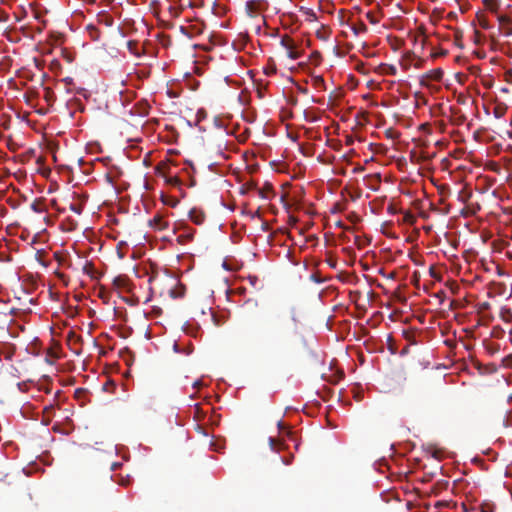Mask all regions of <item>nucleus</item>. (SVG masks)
Instances as JSON below:
<instances>
[{"instance_id":"nucleus-47","label":"nucleus","mask_w":512,"mask_h":512,"mask_svg":"<svg viewBox=\"0 0 512 512\" xmlns=\"http://www.w3.org/2000/svg\"><path fill=\"white\" fill-rule=\"evenodd\" d=\"M435 145H436V146H438V147H440V148H442V147H444V146L446 145V142H445V140H444V139L437 140V141L435 142Z\"/></svg>"},{"instance_id":"nucleus-30","label":"nucleus","mask_w":512,"mask_h":512,"mask_svg":"<svg viewBox=\"0 0 512 512\" xmlns=\"http://www.w3.org/2000/svg\"><path fill=\"white\" fill-rule=\"evenodd\" d=\"M304 13L307 15V19L309 21H316L317 20V16L315 14V12L312 10V9H305L304 10Z\"/></svg>"},{"instance_id":"nucleus-60","label":"nucleus","mask_w":512,"mask_h":512,"mask_svg":"<svg viewBox=\"0 0 512 512\" xmlns=\"http://www.w3.org/2000/svg\"><path fill=\"white\" fill-rule=\"evenodd\" d=\"M460 506H461V508H462L463 510H465V505H464V503H463V502L460 504Z\"/></svg>"},{"instance_id":"nucleus-16","label":"nucleus","mask_w":512,"mask_h":512,"mask_svg":"<svg viewBox=\"0 0 512 512\" xmlns=\"http://www.w3.org/2000/svg\"><path fill=\"white\" fill-rule=\"evenodd\" d=\"M446 272L445 265H432L429 269L431 277L438 282L442 281L443 273Z\"/></svg>"},{"instance_id":"nucleus-9","label":"nucleus","mask_w":512,"mask_h":512,"mask_svg":"<svg viewBox=\"0 0 512 512\" xmlns=\"http://www.w3.org/2000/svg\"><path fill=\"white\" fill-rule=\"evenodd\" d=\"M422 60L417 59L415 54L412 52H407L400 60V65L403 69L407 70L411 66L420 67Z\"/></svg>"},{"instance_id":"nucleus-35","label":"nucleus","mask_w":512,"mask_h":512,"mask_svg":"<svg viewBox=\"0 0 512 512\" xmlns=\"http://www.w3.org/2000/svg\"><path fill=\"white\" fill-rule=\"evenodd\" d=\"M454 44H455L457 47H459V48H461V47H462V43H461V34H460V32H459L458 30H456V31L454 32Z\"/></svg>"},{"instance_id":"nucleus-14","label":"nucleus","mask_w":512,"mask_h":512,"mask_svg":"<svg viewBox=\"0 0 512 512\" xmlns=\"http://www.w3.org/2000/svg\"><path fill=\"white\" fill-rule=\"evenodd\" d=\"M444 76V70L442 68H436L430 70L423 78L422 83L428 82H438Z\"/></svg>"},{"instance_id":"nucleus-37","label":"nucleus","mask_w":512,"mask_h":512,"mask_svg":"<svg viewBox=\"0 0 512 512\" xmlns=\"http://www.w3.org/2000/svg\"><path fill=\"white\" fill-rule=\"evenodd\" d=\"M9 20V14L0 8V23H6Z\"/></svg>"},{"instance_id":"nucleus-52","label":"nucleus","mask_w":512,"mask_h":512,"mask_svg":"<svg viewBox=\"0 0 512 512\" xmlns=\"http://www.w3.org/2000/svg\"><path fill=\"white\" fill-rule=\"evenodd\" d=\"M107 386H115L114 382L110 381V382H107L105 385H104V388H106Z\"/></svg>"},{"instance_id":"nucleus-59","label":"nucleus","mask_w":512,"mask_h":512,"mask_svg":"<svg viewBox=\"0 0 512 512\" xmlns=\"http://www.w3.org/2000/svg\"><path fill=\"white\" fill-rule=\"evenodd\" d=\"M439 453H440L439 451H435L434 452V456L438 458L439 457Z\"/></svg>"},{"instance_id":"nucleus-31","label":"nucleus","mask_w":512,"mask_h":512,"mask_svg":"<svg viewBox=\"0 0 512 512\" xmlns=\"http://www.w3.org/2000/svg\"><path fill=\"white\" fill-rule=\"evenodd\" d=\"M448 502L446 501H437L434 505V511L433 512H441V508L447 507Z\"/></svg>"},{"instance_id":"nucleus-11","label":"nucleus","mask_w":512,"mask_h":512,"mask_svg":"<svg viewBox=\"0 0 512 512\" xmlns=\"http://www.w3.org/2000/svg\"><path fill=\"white\" fill-rule=\"evenodd\" d=\"M450 125L451 124H464L466 121L465 113L462 112L461 109H455L453 107H450Z\"/></svg>"},{"instance_id":"nucleus-51","label":"nucleus","mask_w":512,"mask_h":512,"mask_svg":"<svg viewBox=\"0 0 512 512\" xmlns=\"http://www.w3.org/2000/svg\"><path fill=\"white\" fill-rule=\"evenodd\" d=\"M363 170H364V167H362V166H358V167H355V168L353 169V172H354V173H358V172H361V171H363Z\"/></svg>"},{"instance_id":"nucleus-36","label":"nucleus","mask_w":512,"mask_h":512,"mask_svg":"<svg viewBox=\"0 0 512 512\" xmlns=\"http://www.w3.org/2000/svg\"><path fill=\"white\" fill-rule=\"evenodd\" d=\"M449 287H450V293H452V294L459 293L460 287L455 281L450 280Z\"/></svg>"},{"instance_id":"nucleus-23","label":"nucleus","mask_w":512,"mask_h":512,"mask_svg":"<svg viewBox=\"0 0 512 512\" xmlns=\"http://www.w3.org/2000/svg\"><path fill=\"white\" fill-rule=\"evenodd\" d=\"M454 95L457 97V103L465 105L469 101V97H467L463 92L457 93V91H454Z\"/></svg>"},{"instance_id":"nucleus-45","label":"nucleus","mask_w":512,"mask_h":512,"mask_svg":"<svg viewBox=\"0 0 512 512\" xmlns=\"http://www.w3.org/2000/svg\"><path fill=\"white\" fill-rule=\"evenodd\" d=\"M441 165H442V170H447L448 169V158L444 157L441 160Z\"/></svg>"},{"instance_id":"nucleus-26","label":"nucleus","mask_w":512,"mask_h":512,"mask_svg":"<svg viewBox=\"0 0 512 512\" xmlns=\"http://www.w3.org/2000/svg\"><path fill=\"white\" fill-rule=\"evenodd\" d=\"M69 208H70L71 211H73L76 214H81L82 211H83V205L82 204L71 203Z\"/></svg>"},{"instance_id":"nucleus-34","label":"nucleus","mask_w":512,"mask_h":512,"mask_svg":"<svg viewBox=\"0 0 512 512\" xmlns=\"http://www.w3.org/2000/svg\"><path fill=\"white\" fill-rule=\"evenodd\" d=\"M434 296L439 300V304H442L446 298V294L443 289H440L438 292H436Z\"/></svg>"},{"instance_id":"nucleus-13","label":"nucleus","mask_w":512,"mask_h":512,"mask_svg":"<svg viewBox=\"0 0 512 512\" xmlns=\"http://www.w3.org/2000/svg\"><path fill=\"white\" fill-rule=\"evenodd\" d=\"M179 230H182V233L177 236V242L179 244H186L193 240L195 234L194 229L185 226Z\"/></svg>"},{"instance_id":"nucleus-39","label":"nucleus","mask_w":512,"mask_h":512,"mask_svg":"<svg viewBox=\"0 0 512 512\" xmlns=\"http://www.w3.org/2000/svg\"><path fill=\"white\" fill-rule=\"evenodd\" d=\"M438 326L440 328V332H441L442 336H446V333L448 330L447 322L442 323L441 321H439Z\"/></svg>"},{"instance_id":"nucleus-27","label":"nucleus","mask_w":512,"mask_h":512,"mask_svg":"<svg viewBox=\"0 0 512 512\" xmlns=\"http://www.w3.org/2000/svg\"><path fill=\"white\" fill-rule=\"evenodd\" d=\"M382 69L386 74L389 75H395L396 74V68L393 65H382Z\"/></svg>"},{"instance_id":"nucleus-62","label":"nucleus","mask_w":512,"mask_h":512,"mask_svg":"<svg viewBox=\"0 0 512 512\" xmlns=\"http://www.w3.org/2000/svg\"><path fill=\"white\" fill-rule=\"evenodd\" d=\"M441 316H442L443 319L445 318L444 312H441Z\"/></svg>"},{"instance_id":"nucleus-49","label":"nucleus","mask_w":512,"mask_h":512,"mask_svg":"<svg viewBox=\"0 0 512 512\" xmlns=\"http://www.w3.org/2000/svg\"><path fill=\"white\" fill-rule=\"evenodd\" d=\"M454 2H455V4H456V6H457L458 10H459L461 13H463L465 10H464V8L462 7V5L459 3V0H454Z\"/></svg>"},{"instance_id":"nucleus-4","label":"nucleus","mask_w":512,"mask_h":512,"mask_svg":"<svg viewBox=\"0 0 512 512\" xmlns=\"http://www.w3.org/2000/svg\"><path fill=\"white\" fill-rule=\"evenodd\" d=\"M204 29V22L198 19L189 21L187 25L180 26V32L190 39L201 35Z\"/></svg>"},{"instance_id":"nucleus-1","label":"nucleus","mask_w":512,"mask_h":512,"mask_svg":"<svg viewBox=\"0 0 512 512\" xmlns=\"http://www.w3.org/2000/svg\"><path fill=\"white\" fill-rule=\"evenodd\" d=\"M450 214L452 217H468L475 213V207L471 202L472 186L470 183L450 184Z\"/></svg>"},{"instance_id":"nucleus-6","label":"nucleus","mask_w":512,"mask_h":512,"mask_svg":"<svg viewBox=\"0 0 512 512\" xmlns=\"http://www.w3.org/2000/svg\"><path fill=\"white\" fill-rule=\"evenodd\" d=\"M280 44L287 50V55L290 59L296 60L302 56L301 51L298 50L297 44L289 35H283Z\"/></svg>"},{"instance_id":"nucleus-42","label":"nucleus","mask_w":512,"mask_h":512,"mask_svg":"<svg viewBox=\"0 0 512 512\" xmlns=\"http://www.w3.org/2000/svg\"><path fill=\"white\" fill-rule=\"evenodd\" d=\"M269 445H270L272 450H276L277 449V445H278V441L275 438L270 437L269 438Z\"/></svg>"},{"instance_id":"nucleus-7","label":"nucleus","mask_w":512,"mask_h":512,"mask_svg":"<svg viewBox=\"0 0 512 512\" xmlns=\"http://www.w3.org/2000/svg\"><path fill=\"white\" fill-rule=\"evenodd\" d=\"M427 44L430 47V55L433 58L446 55L438 34L427 38Z\"/></svg>"},{"instance_id":"nucleus-18","label":"nucleus","mask_w":512,"mask_h":512,"mask_svg":"<svg viewBox=\"0 0 512 512\" xmlns=\"http://www.w3.org/2000/svg\"><path fill=\"white\" fill-rule=\"evenodd\" d=\"M55 406L54 405H48L43 410V419L42 422L45 425H49L52 421V418L54 416Z\"/></svg>"},{"instance_id":"nucleus-19","label":"nucleus","mask_w":512,"mask_h":512,"mask_svg":"<svg viewBox=\"0 0 512 512\" xmlns=\"http://www.w3.org/2000/svg\"><path fill=\"white\" fill-rule=\"evenodd\" d=\"M190 219L197 225H201L205 220V214L196 209H192L189 213Z\"/></svg>"},{"instance_id":"nucleus-25","label":"nucleus","mask_w":512,"mask_h":512,"mask_svg":"<svg viewBox=\"0 0 512 512\" xmlns=\"http://www.w3.org/2000/svg\"><path fill=\"white\" fill-rule=\"evenodd\" d=\"M127 47L129 49V51L137 56H139V52L137 51V42L135 41H128L127 42Z\"/></svg>"},{"instance_id":"nucleus-15","label":"nucleus","mask_w":512,"mask_h":512,"mask_svg":"<svg viewBox=\"0 0 512 512\" xmlns=\"http://www.w3.org/2000/svg\"><path fill=\"white\" fill-rule=\"evenodd\" d=\"M453 344L450 341V352L452 351ZM450 361L452 359L450 358ZM467 369L465 362H450V377H452L454 374H458L459 372L465 371ZM453 379L450 378V382H452Z\"/></svg>"},{"instance_id":"nucleus-46","label":"nucleus","mask_w":512,"mask_h":512,"mask_svg":"<svg viewBox=\"0 0 512 512\" xmlns=\"http://www.w3.org/2000/svg\"><path fill=\"white\" fill-rule=\"evenodd\" d=\"M450 247L456 248L458 245V242L452 238V234L450 233V241H449Z\"/></svg>"},{"instance_id":"nucleus-61","label":"nucleus","mask_w":512,"mask_h":512,"mask_svg":"<svg viewBox=\"0 0 512 512\" xmlns=\"http://www.w3.org/2000/svg\"><path fill=\"white\" fill-rule=\"evenodd\" d=\"M444 236L448 238V231L444 232Z\"/></svg>"},{"instance_id":"nucleus-58","label":"nucleus","mask_w":512,"mask_h":512,"mask_svg":"<svg viewBox=\"0 0 512 512\" xmlns=\"http://www.w3.org/2000/svg\"><path fill=\"white\" fill-rule=\"evenodd\" d=\"M443 343H444L446 346H448V338H445V339L443 340Z\"/></svg>"},{"instance_id":"nucleus-40","label":"nucleus","mask_w":512,"mask_h":512,"mask_svg":"<svg viewBox=\"0 0 512 512\" xmlns=\"http://www.w3.org/2000/svg\"><path fill=\"white\" fill-rule=\"evenodd\" d=\"M503 365L508 368H512V354L503 359Z\"/></svg>"},{"instance_id":"nucleus-5","label":"nucleus","mask_w":512,"mask_h":512,"mask_svg":"<svg viewBox=\"0 0 512 512\" xmlns=\"http://www.w3.org/2000/svg\"><path fill=\"white\" fill-rule=\"evenodd\" d=\"M258 301L255 299H247L241 306L242 317L249 322H252L258 317Z\"/></svg>"},{"instance_id":"nucleus-12","label":"nucleus","mask_w":512,"mask_h":512,"mask_svg":"<svg viewBox=\"0 0 512 512\" xmlns=\"http://www.w3.org/2000/svg\"><path fill=\"white\" fill-rule=\"evenodd\" d=\"M149 226L162 231L168 228L169 224L160 214H156L152 219L149 220Z\"/></svg>"},{"instance_id":"nucleus-2","label":"nucleus","mask_w":512,"mask_h":512,"mask_svg":"<svg viewBox=\"0 0 512 512\" xmlns=\"http://www.w3.org/2000/svg\"><path fill=\"white\" fill-rule=\"evenodd\" d=\"M466 151L464 147H456L454 150L450 149V182L455 184L468 183L466 178L471 175V163L464 159L461 163L454 164L451 158L455 160H461V157L465 155Z\"/></svg>"},{"instance_id":"nucleus-55","label":"nucleus","mask_w":512,"mask_h":512,"mask_svg":"<svg viewBox=\"0 0 512 512\" xmlns=\"http://www.w3.org/2000/svg\"><path fill=\"white\" fill-rule=\"evenodd\" d=\"M278 427H279L280 430H282L284 428V423L280 421L278 423Z\"/></svg>"},{"instance_id":"nucleus-24","label":"nucleus","mask_w":512,"mask_h":512,"mask_svg":"<svg viewBox=\"0 0 512 512\" xmlns=\"http://www.w3.org/2000/svg\"><path fill=\"white\" fill-rule=\"evenodd\" d=\"M449 137H450V142L454 141L455 143H459L462 141L459 131H450Z\"/></svg>"},{"instance_id":"nucleus-28","label":"nucleus","mask_w":512,"mask_h":512,"mask_svg":"<svg viewBox=\"0 0 512 512\" xmlns=\"http://www.w3.org/2000/svg\"><path fill=\"white\" fill-rule=\"evenodd\" d=\"M449 306H450V312H451L452 310L457 309V308L463 306V303H462V300L450 299Z\"/></svg>"},{"instance_id":"nucleus-29","label":"nucleus","mask_w":512,"mask_h":512,"mask_svg":"<svg viewBox=\"0 0 512 512\" xmlns=\"http://www.w3.org/2000/svg\"><path fill=\"white\" fill-rule=\"evenodd\" d=\"M125 282H126V277H124V276H118L113 281L114 285L117 287L125 286Z\"/></svg>"},{"instance_id":"nucleus-17","label":"nucleus","mask_w":512,"mask_h":512,"mask_svg":"<svg viewBox=\"0 0 512 512\" xmlns=\"http://www.w3.org/2000/svg\"><path fill=\"white\" fill-rule=\"evenodd\" d=\"M97 22L106 27H111L114 24V19L108 12L103 11L97 15Z\"/></svg>"},{"instance_id":"nucleus-50","label":"nucleus","mask_w":512,"mask_h":512,"mask_svg":"<svg viewBox=\"0 0 512 512\" xmlns=\"http://www.w3.org/2000/svg\"><path fill=\"white\" fill-rule=\"evenodd\" d=\"M449 504H450V510L457 509V507H458L457 502H453L451 499L449 501Z\"/></svg>"},{"instance_id":"nucleus-22","label":"nucleus","mask_w":512,"mask_h":512,"mask_svg":"<svg viewBox=\"0 0 512 512\" xmlns=\"http://www.w3.org/2000/svg\"><path fill=\"white\" fill-rule=\"evenodd\" d=\"M483 3L485 7L492 12H496L498 10L499 4L497 0H483Z\"/></svg>"},{"instance_id":"nucleus-20","label":"nucleus","mask_w":512,"mask_h":512,"mask_svg":"<svg viewBox=\"0 0 512 512\" xmlns=\"http://www.w3.org/2000/svg\"><path fill=\"white\" fill-rule=\"evenodd\" d=\"M444 13H445L444 7H441V8L435 7L431 14V21L434 24L438 23L439 21H441L444 18Z\"/></svg>"},{"instance_id":"nucleus-33","label":"nucleus","mask_w":512,"mask_h":512,"mask_svg":"<svg viewBox=\"0 0 512 512\" xmlns=\"http://www.w3.org/2000/svg\"><path fill=\"white\" fill-rule=\"evenodd\" d=\"M467 79H468V76L466 74H463V73H456L455 74V80L459 84H464Z\"/></svg>"},{"instance_id":"nucleus-41","label":"nucleus","mask_w":512,"mask_h":512,"mask_svg":"<svg viewBox=\"0 0 512 512\" xmlns=\"http://www.w3.org/2000/svg\"><path fill=\"white\" fill-rule=\"evenodd\" d=\"M404 221L409 223V224H413L414 221H415V217L410 214V213H406L405 216H404Z\"/></svg>"},{"instance_id":"nucleus-10","label":"nucleus","mask_w":512,"mask_h":512,"mask_svg":"<svg viewBox=\"0 0 512 512\" xmlns=\"http://www.w3.org/2000/svg\"><path fill=\"white\" fill-rule=\"evenodd\" d=\"M499 31L505 36L512 35V19L506 15H500L498 17Z\"/></svg>"},{"instance_id":"nucleus-38","label":"nucleus","mask_w":512,"mask_h":512,"mask_svg":"<svg viewBox=\"0 0 512 512\" xmlns=\"http://www.w3.org/2000/svg\"><path fill=\"white\" fill-rule=\"evenodd\" d=\"M446 124L443 120L435 122V129H437L440 133L445 131Z\"/></svg>"},{"instance_id":"nucleus-8","label":"nucleus","mask_w":512,"mask_h":512,"mask_svg":"<svg viewBox=\"0 0 512 512\" xmlns=\"http://www.w3.org/2000/svg\"><path fill=\"white\" fill-rule=\"evenodd\" d=\"M268 8L265 0H250L246 3V12L250 17H256Z\"/></svg>"},{"instance_id":"nucleus-53","label":"nucleus","mask_w":512,"mask_h":512,"mask_svg":"<svg viewBox=\"0 0 512 512\" xmlns=\"http://www.w3.org/2000/svg\"><path fill=\"white\" fill-rule=\"evenodd\" d=\"M201 385V382L200 381H195L193 386L198 388L199 386Z\"/></svg>"},{"instance_id":"nucleus-54","label":"nucleus","mask_w":512,"mask_h":512,"mask_svg":"<svg viewBox=\"0 0 512 512\" xmlns=\"http://www.w3.org/2000/svg\"><path fill=\"white\" fill-rule=\"evenodd\" d=\"M453 317H454V319H455V320H457V321H458V320H459L460 315H459L458 313H456V312H455V313H453Z\"/></svg>"},{"instance_id":"nucleus-32","label":"nucleus","mask_w":512,"mask_h":512,"mask_svg":"<svg viewBox=\"0 0 512 512\" xmlns=\"http://www.w3.org/2000/svg\"><path fill=\"white\" fill-rule=\"evenodd\" d=\"M479 25L484 29H489L490 25L483 15L478 16Z\"/></svg>"},{"instance_id":"nucleus-56","label":"nucleus","mask_w":512,"mask_h":512,"mask_svg":"<svg viewBox=\"0 0 512 512\" xmlns=\"http://www.w3.org/2000/svg\"><path fill=\"white\" fill-rule=\"evenodd\" d=\"M260 196L263 197V198H268V196L266 194H263V191H260L259 192Z\"/></svg>"},{"instance_id":"nucleus-43","label":"nucleus","mask_w":512,"mask_h":512,"mask_svg":"<svg viewBox=\"0 0 512 512\" xmlns=\"http://www.w3.org/2000/svg\"><path fill=\"white\" fill-rule=\"evenodd\" d=\"M366 18L372 23V24H376L378 21L376 20V18L374 17L373 13L371 12H368L366 14Z\"/></svg>"},{"instance_id":"nucleus-3","label":"nucleus","mask_w":512,"mask_h":512,"mask_svg":"<svg viewBox=\"0 0 512 512\" xmlns=\"http://www.w3.org/2000/svg\"><path fill=\"white\" fill-rule=\"evenodd\" d=\"M439 196L437 200L430 202V210L427 218L433 222L443 223L446 214L448 213V203L446 202V187L445 185L438 186Z\"/></svg>"},{"instance_id":"nucleus-44","label":"nucleus","mask_w":512,"mask_h":512,"mask_svg":"<svg viewBox=\"0 0 512 512\" xmlns=\"http://www.w3.org/2000/svg\"><path fill=\"white\" fill-rule=\"evenodd\" d=\"M314 82H315V85L318 87L324 85V79L322 77H316L314 79Z\"/></svg>"},{"instance_id":"nucleus-21","label":"nucleus","mask_w":512,"mask_h":512,"mask_svg":"<svg viewBox=\"0 0 512 512\" xmlns=\"http://www.w3.org/2000/svg\"><path fill=\"white\" fill-rule=\"evenodd\" d=\"M351 29L355 35L364 34L368 31L366 24L363 21H358L351 25Z\"/></svg>"},{"instance_id":"nucleus-48","label":"nucleus","mask_w":512,"mask_h":512,"mask_svg":"<svg viewBox=\"0 0 512 512\" xmlns=\"http://www.w3.org/2000/svg\"><path fill=\"white\" fill-rule=\"evenodd\" d=\"M457 270H458V268L453 264L452 258L450 257V268H449V271L450 272H455Z\"/></svg>"},{"instance_id":"nucleus-57","label":"nucleus","mask_w":512,"mask_h":512,"mask_svg":"<svg viewBox=\"0 0 512 512\" xmlns=\"http://www.w3.org/2000/svg\"><path fill=\"white\" fill-rule=\"evenodd\" d=\"M449 17H450V20L454 17V11H450Z\"/></svg>"}]
</instances>
